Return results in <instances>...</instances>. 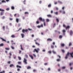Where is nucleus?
Listing matches in <instances>:
<instances>
[{
    "label": "nucleus",
    "mask_w": 73,
    "mask_h": 73,
    "mask_svg": "<svg viewBox=\"0 0 73 73\" xmlns=\"http://www.w3.org/2000/svg\"><path fill=\"white\" fill-rule=\"evenodd\" d=\"M56 20L58 23V22H59V20H58V19H56Z\"/></svg>",
    "instance_id": "obj_36"
},
{
    "label": "nucleus",
    "mask_w": 73,
    "mask_h": 73,
    "mask_svg": "<svg viewBox=\"0 0 73 73\" xmlns=\"http://www.w3.org/2000/svg\"><path fill=\"white\" fill-rule=\"evenodd\" d=\"M4 46V44L2 43L0 44V46Z\"/></svg>",
    "instance_id": "obj_14"
},
{
    "label": "nucleus",
    "mask_w": 73,
    "mask_h": 73,
    "mask_svg": "<svg viewBox=\"0 0 73 73\" xmlns=\"http://www.w3.org/2000/svg\"><path fill=\"white\" fill-rule=\"evenodd\" d=\"M5 19V16H3L2 17V19Z\"/></svg>",
    "instance_id": "obj_51"
},
{
    "label": "nucleus",
    "mask_w": 73,
    "mask_h": 73,
    "mask_svg": "<svg viewBox=\"0 0 73 73\" xmlns=\"http://www.w3.org/2000/svg\"><path fill=\"white\" fill-rule=\"evenodd\" d=\"M40 50V49L38 48H37V49H35L33 51V52L35 53V52H36V53H38V51Z\"/></svg>",
    "instance_id": "obj_1"
},
{
    "label": "nucleus",
    "mask_w": 73,
    "mask_h": 73,
    "mask_svg": "<svg viewBox=\"0 0 73 73\" xmlns=\"http://www.w3.org/2000/svg\"><path fill=\"white\" fill-rule=\"evenodd\" d=\"M61 46H65V44H61Z\"/></svg>",
    "instance_id": "obj_31"
},
{
    "label": "nucleus",
    "mask_w": 73,
    "mask_h": 73,
    "mask_svg": "<svg viewBox=\"0 0 73 73\" xmlns=\"http://www.w3.org/2000/svg\"><path fill=\"white\" fill-rule=\"evenodd\" d=\"M44 65L46 66V65H47V63H45L44 64Z\"/></svg>",
    "instance_id": "obj_63"
},
{
    "label": "nucleus",
    "mask_w": 73,
    "mask_h": 73,
    "mask_svg": "<svg viewBox=\"0 0 73 73\" xmlns=\"http://www.w3.org/2000/svg\"><path fill=\"white\" fill-rule=\"evenodd\" d=\"M11 37H12V38H15V36L14 35H11Z\"/></svg>",
    "instance_id": "obj_21"
},
{
    "label": "nucleus",
    "mask_w": 73,
    "mask_h": 73,
    "mask_svg": "<svg viewBox=\"0 0 73 73\" xmlns=\"http://www.w3.org/2000/svg\"><path fill=\"white\" fill-rule=\"evenodd\" d=\"M69 56V52H68L66 55V56L65 57V59H67L68 57Z\"/></svg>",
    "instance_id": "obj_3"
},
{
    "label": "nucleus",
    "mask_w": 73,
    "mask_h": 73,
    "mask_svg": "<svg viewBox=\"0 0 73 73\" xmlns=\"http://www.w3.org/2000/svg\"><path fill=\"white\" fill-rule=\"evenodd\" d=\"M18 58H19V60H21V57L18 56Z\"/></svg>",
    "instance_id": "obj_32"
},
{
    "label": "nucleus",
    "mask_w": 73,
    "mask_h": 73,
    "mask_svg": "<svg viewBox=\"0 0 73 73\" xmlns=\"http://www.w3.org/2000/svg\"><path fill=\"white\" fill-rule=\"evenodd\" d=\"M25 32H28V30L26 29V30H25Z\"/></svg>",
    "instance_id": "obj_60"
},
{
    "label": "nucleus",
    "mask_w": 73,
    "mask_h": 73,
    "mask_svg": "<svg viewBox=\"0 0 73 73\" xmlns=\"http://www.w3.org/2000/svg\"><path fill=\"white\" fill-rule=\"evenodd\" d=\"M58 3H60V4H62V2L60 1H58Z\"/></svg>",
    "instance_id": "obj_12"
},
{
    "label": "nucleus",
    "mask_w": 73,
    "mask_h": 73,
    "mask_svg": "<svg viewBox=\"0 0 73 73\" xmlns=\"http://www.w3.org/2000/svg\"><path fill=\"white\" fill-rule=\"evenodd\" d=\"M70 35L71 36H72V35H73V31H72V30H71L70 31Z\"/></svg>",
    "instance_id": "obj_7"
},
{
    "label": "nucleus",
    "mask_w": 73,
    "mask_h": 73,
    "mask_svg": "<svg viewBox=\"0 0 73 73\" xmlns=\"http://www.w3.org/2000/svg\"><path fill=\"white\" fill-rule=\"evenodd\" d=\"M21 28H20L19 29V30H18V31H17V32H18V31H19L20 30H21Z\"/></svg>",
    "instance_id": "obj_58"
},
{
    "label": "nucleus",
    "mask_w": 73,
    "mask_h": 73,
    "mask_svg": "<svg viewBox=\"0 0 73 73\" xmlns=\"http://www.w3.org/2000/svg\"><path fill=\"white\" fill-rule=\"evenodd\" d=\"M46 21L47 22H49V19H47Z\"/></svg>",
    "instance_id": "obj_41"
},
{
    "label": "nucleus",
    "mask_w": 73,
    "mask_h": 73,
    "mask_svg": "<svg viewBox=\"0 0 73 73\" xmlns=\"http://www.w3.org/2000/svg\"><path fill=\"white\" fill-rule=\"evenodd\" d=\"M22 32L23 33H25V30H24V29H23L22 31Z\"/></svg>",
    "instance_id": "obj_22"
},
{
    "label": "nucleus",
    "mask_w": 73,
    "mask_h": 73,
    "mask_svg": "<svg viewBox=\"0 0 73 73\" xmlns=\"http://www.w3.org/2000/svg\"><path fill=\"white\" fill-rule=\"evenodd\" d=\"M18 64H19V65H21V62H18Z\"/></svg>",
    "instance_id": "obj_27"
},
{
    "label": "nucleus",
    "mask_w": 73,
    "mask_h": 73,
    "mask_svg": "<svg viewBox=\"0 0 73 73\" xmlns=\"http://www.w3.org/2000/svg\"><path fill=\"white\" fill-rule=\"evenodd\" d=\"M3 15V12H1V16H2V15Z\"/></svg>",
    "instance_id": "obj_52"
},
{
    "label": "nucleus",
    "mask_w": 73,
    "mask_h": 73,
    "mask_svg": "<svg viewBox=\"0 0 73 73\" xmlns=\"http://www.w3.org/2000/svg\"><path fill=\"white\" fill-rule=\"evenodd\" d=\"M43 25H44V26H45V25H46L45 23L44 22Z\"/></svg>",
    "instance_id": "obj_53"
},
{
    "label": "nucleus",
    "mask_w": 73,
    "mask_h": 73,
    "mask_svg": "<svg viewBox=\"0 0 73 73\" xmlns=\"http://www.w3.org/2000/svg\"><path fill=\"white\" fill-rule=\"evenodd\" d=\"M56 60H57V61L58 62V61H60L61 59H58Z\"/></svg>",
    "instance_id": "obj_42"
},
{
    "label": "nucleus",
    "mask_w": 73,
    "mask_h": 73,
    "mask_svg": "<svg viewBox=\"0 0 73 73\" xmlns=\"http://www.w3.org/2000/svg\"><path fill=\"white\" fill-rule=\"evenodd\" d=\"M48 52L49 54H51V53H52V52L50 51H48Z\"/></svg>",
    "instance_id": "obj_38"
},
{
    "label": "nucleus",
    "mask_w": 73,
    "mask_h": 73,
    "mask_svg": "<svg viewBox=\"0 0 73 73\" xmlns=\"http://www.w3.org/2000/svg\"><path fill=\"white\" fill-rule=\"evenodd\" d=\"M65 9V7H63L62 8V9Z\"/></svg>",
    "instance_id": "obj_62"
},
{
    "label": "nucleus",
    "mask_w": 73,
    "mask_h": 73,
    "mask_svg": "<svg viewBox=\"0 0 73 73\" xmlns=\"http://www.w3.org/2000/svg\"><path fill=\"white\" fill-rule=\"evenodd\" d=\"M21 36H22V38H24V34H21Z\"/></svg>",
    "instance_id": "obj_15"
},
{
    "label": "nucleus",
    "mask_w": 73,
    "mask_h": 73,
    "mask_svg": "<svg viewBox=\"0 0 73 73\" xmlns=\"http://www.w3.org/2000/svg\"><path fill=\"white\" fill-rule=\"evenodd\" d=\"M48 32V29H46L45 31V32Z\"/></svg>",
    "instance_id": "obj_57"
},
{
    "label": "nucleus",
    "mask_w": 73,
    "mask_h": 73,
    "mask_svg": "<svg viewBox=\"0 0 73 73\" xmlns=\"http://www.w3.org/2000/svg\"><path fill=\"white\" fill-rule=\"evenodd\" d=\"M6 11H9V8H8L6 9Z\"/></svg>",
    "instance_id": "obj_44"
},
{
    "label": "nucleus",
    "mask_w": 73,
    "mask_h": 73,
    "mask_svg": "<svg viewBox=\"0 0 73 73\" xmlns=\"http://www.w3.org/2000/svg\"><path fill=\"white\" fill-rule=\"evenodd\" d=\"M0 11H5L4 10V9H0Z\"/></svg>",
    "instance_id": "obj_37"
},
{
    "label": "nucleus",
    "mask_w": 73,
    "mask_h": 73,
    "mask_svg": "<svg viewBox=\"0 0 73 73\" xmlns=\"http://www.w3.org/2000/svg\"><path fill=\"white\" fill-rule=\"evenodd\" d=\"M48 70L49 71H49H50V68H49L48 69Z\"/></svg>",
    "instance_id": "obj_49"
},
{
    "label": "nucleus",
    "mask_w": 73,
    "mask_h": 73,
    "mask_svg": "<svg viewBox=\"0 0 73 73\" xmlns=\"http://www.w3.org/2000/svg\"><path fill=\"white\" fill-rule=\"evenodd\" d=\"M48 17H52V15H47Z\"/></svg>",
    "instance_id": "obj_25"
},
{
    "label": "nucleus",
    "mask_w": 73,
    "mask_h": 73,
    "mask_svg": "<svg viewBox=\"0 0 73 73\" xmlns=\"http://www.w3.org/2000/svg\"><path fill=\"white\" fill-rule=\"evenodd\" d=\"M52 44L53 45H55V42H53Z\"/></svg>",
    "instance_id": "obj_61"
},
{
    "label": "nucleus",
    "mask_w": 73,
    "mask_h": 73,
    "mask_svg": "<svg viewBox=\"0 0 73 73\" xmlns=\"http://www.w3.org/2000/svg\"><path fill=\"white\" fill-rule=\"evenodd\" d=\"M63 14H65V11H64L63 12Z\"/></svg>",
    "instance_id": "obj_64"
},
{
    "label": "nucleus",
    "mask_w": 73,
    "mask_h": 73,
    "mask_svg": "<svg viewBox=\"0 0 73 73\" xmlns=\"http://www.w3.org/2000/svg\"><path fill=\"white\" fill-rule=\"evenodd\" d=\"M59 38H62V35H60L59 36Z\"/></svg>",
    "instance_id": "obj_30"
},
{
    "label": "nucleus",
    "mask_w": 73,
    "mask_h": 73,
    "mask_svg": "<svg viewBox=\"0 0 73 73\" xmlns=\"http://www.w3.org/2000/svg\"><path fill=\"white\" fill-rule=\"evenodd\" d=\"M35 44L36 45H38V46H40V44L39 43H38L37 42H35Z\"/></svg>",
    "instance_id": "obj_26"
},
{
    "label": "nucleus",
    "mask_w": 73,
    "mask_h": 73,
    "mask_svg": "<svg viewBox=\"0 0 73 73\" xmlns=\"http://www.w3.org/2000/svg\"><path fill=\"white\" fill-rule=\"evenodd\" d=\"M10 20L11 21H12V20H13V19L10 18Z\"/></svg>",
    "instance_id": "obj_56"
},
{
    "label": "nucleus",
    "mask_w": 73,
    "mask_h": 73,
    "mask_svg": "<svg viewBox=\"0 0 73 73\" xmlns=\"http://www.w3.org/2000/svg\"><path fill=\"white\" fill-rule=\"evenodd\" d=\"M36 23L37 24H39V22L38 21H36Z\"/></svg>",
    "instance_id": "obj_39"
},
{
    "label": "nucleus",
    "mask_w": 73,
    "mask_h": 73,
    "mask_svg": "<svg viewBox=\"0 0 73 73\" xmlns=\"http://www.w3.org/2000/svg\"><path fill=\"white\" fill-rule=\"evenodd\" d=\"M29 57H31V58L32 59V60H33V57L32 56L30 55V54H29Z\"/></svg>",
    "instance_id": "obj_5"
},
{
    "label": "nucleus",
    "mask_w": 73,
    "mask_h": 73,
    "mask_svg": "<svg viewBox=\"0 0 73 73\" xmlns=\"http://www.w3.org/2000/svg\"><path fill=\"white\" fill-rule=\"evenodd\" d=\"M58 72H60L61 71V69H59L58 70Z\"/></svg>",
    "instance_id": "obj_59"
},
{
    "label": "nucleus",
    "mask_w": 73,
    "mask_h": 73,
    "mask_svg": "<svg viewBox=\"0 0 73 73\" xmlns=\"http://www.w3.org/2000/svg\"><path fill=\"white\" fill-rule=\"evenodd\" d=\"M3 29L4 31H5V26L3 27Z\"/></svg>",
    "instance_id": "obj_50"
},
{
    "label": "nucleus",
    "mask_w": 73,
    "mask_h": 73,
    "mask_svg": "<svg viewBox=\"0 0 73 73\" xmlns=\"http://www.w3.org/2000/svg\"><path fill=\"white\" fill-rule=\"evenodd\" d=\"M12 66H14V65L13 64H12L10 65V67L11 68Z\"/></svg>",
    "instance_id": "obj_16"
},
{
    "label": "nucleus",
    "mask_w": 73,
    "mask_h": 73,
    "mask_svg": "<svg viewBox=\"0 0 73 73\" xmlns=\"http://www.w3.org/2000/svg\"><path fill=\"white\" fill-rule=\"evenodd\" d=\"M52 52L54 54H56V52L54 51V50H52Z\"/></svg>",
    "instance_id": "obj_10"
},
{
    "label": "nucleus",
    "mask_w": 73,
    "mask_h": 73,
    "mask_svg": "<svg viewBox=\"0 0 73 73\" xmlns=\"http://www.w3.org/2000/svg\"><path fill=\"white\" fill-rule=\"evenodd\" d=\"M11 48L12 49H14V47L13 46H11Z\"/></svg>",
    "instance_id": "obj_54"
},
{
    "label": "nucleus",
    "mask_w": 73,
    "mask_h": 73,
    "mask_svg": "<svg viewBox=\"0 0 73 73\" xmlns=\"http://www.w3.org/2000/svg\"><path fill=\"white\" fill-rule=\"evenodd\" d=\"M66 29H68H68H69L70 28V26H68L67 27H66Z\"/></svg>",
    "instance_id": "obj_18"
},
{
    "label": "nucleus",
    "mask_w": 73,
    "mask_h": 73,
    "mask_svg": "<svg viewBox=\"0 0 73 73\" xmlns=\"http://www.w3.org/2000/svg\"><path fill=\"white\" fill-rule=\"evenodd\" d=\"M51 47L52 49H53V48H54V46H53L52 45H51Z\"/></svg>",
    "instance_id": "obj_33"
},
{
    "label": "nucleus",
    "mask_w": 73,
    "mask_h": 73,
    "mask_svg": "<svg viewBox=\"0 0 73 73\" xmlns=\"http://www.w3.org/2000/svg\"><path fill=\"white\" fill-rule=\"evenodd\" d=\"M0 38H1V40H2V41H5V42H7V41H6V40H5L4 39H3L2 38L0 37Z\"/></svg>",
    "instance_id": "obj_6"
},
{
    "label": "nucleus",
    "mask_w": 73,
    "mask_h": 73,
    "mask_svg": "<svg viewBox=\"0 0 73 73\" xmlns=\"http://www.w3.org/2000/svg\"><path fill=\"white\" fill-rule=\"evenodd\" d=\"M65 68H66V67H65V66L62 67V69H65Z\"/></svg>",
    "instance_id": "obj_13"
},
{
    "label": "nucleus",
    "mask_w": 73,
    "mask_h": 73,
    "mask_svg": "<svg viewBox=\"0 0 73 73\" xmlns=\"http://www.w3.org/2000/svg\"><path fill=\"white\" fill-rule=\"evenodd\" d=\"M6 3V2L4 0L2 1H1V3Z\"/></svg>",
    "instance_id": "obj_48"
},
{
    "label": "nucleus",
    "mask_w": 73,
    "mask_h": 73,
    "mask_svg": "<svg viewBox=\"0 0 73 73\" xmlns=\"http://www.w3.org/2000/svg\"><path fill=\"white\" fill-rule=\"evenodd\" d=\"M62 51L63 53H65V50H62Z\"/></svg>",
    "instance_id": "obj_43"
},
{
    "label": "nucleus",
    "mask_w": 73,
    "mask_h": 73,
    "mask_svg": "<svg viewBox=\"0 0 73 73\" xmlns=\"http://www.w3.org/2000/svg\"><path fill=\"white\" fill-rule=\"evenodd\" d=\"M19 19L17 18L16 19V22L17 23H19Z\"/></svg>",
    "instance_id": "obj_24"
},
{
    "label": "nucleus",
    "mask_w": 73,
    "mask_h": 73,
    "mask_svg": "<svg viewBox=\"0 0 73 73\" xmlns=\"http://www.w3.org/2000/svg\"><path fill=\"white\" fill-rule=\"evenodd\" d=\"M47 41H52V39L50 38H49L47 39Z\"/></svg>",
    "instance_id": "obj_9"
},
{
    "label": "nucleus",
    "mask_w": 73,
    "mask_h": 73,
    "mask_svg": "<svg viewBox=\"0 0 73 73\" xmlns=\"http://www.w3.org/2000/svg\"><path fill=\"white\" fill-rule=\"evenodd\" d=\"M25 56L27 58H28V55L27 54H25Z\"/></svg>",
    "instance_id": "obj_23"
},
{
    "label": "nucleus",
    "mask_w": 73,
    "mask_h": 73,
    "mask_svg": "<svg viewBox=\"0 0 73 73\" xmlns=\"http://www.w3.org/2000/svg\"><path fill=\"white\" fill-rule=\"evenodd\" d=\"M54 13L55 14V15H58V12H54Z\"/></svg>",
    "instance_id": "obj_29"
},
{
    "label": "nucleus",
    "mask_w": 73,
    "mask_h": 73,
    "mask_svg": "<svg viewBox=\"0 0 73 73\" xmlns=\"http://www.w3.org/2000/svg\"><path fill=\"white\" fill-rule=\"evenodd\" d=\"M33 28L34 29H36V27L35 26H33Z\"/></svg>",
    "instance_id": "obj_46"
},
{
    "label": "nucleus",
    "mask_w": 73,
    "mask_h": 73,
    "mask_svg": "<svg viewBox=\"0 0 73 73\" xmlns=\"http://www.w3.org/2000/svg\"><path fill=\"white\" fill-rule=\"evenodd\" d=\"M40 26V27H42H42H43V24H42Z\"/></svg>",
    "instance_id": "obj_45"
},
{
    "label": "nucleus",
    "mask_w": 73,
    "mask_h": 73,
    "mask_svg": "<svg viewBox=\"0 0 73 73\" xmlns=\"http://www.w3.org/2000/svg\"><path fill=\"white\" fill-rule=\"evenodd\" d=\"M18 67H19V68H21V66L17 65V67L18 68Z\"/></svg>",
    "instance_id": "obj_19"
},
{
    "label": "nucleus",
    "mask_w": 73,
    "mask_h": 73,
    "mask_svg": "<svg viewBox=\"0 0 73 73\" xmlns=\"http://www.w3.org/2000/svg\"><path fill=\"white\" fill-rule=\"evenodd\" d=\"M37 27L38 28H41V26H37Z\"/></svg>",
    "instance_id": "obj_47"
},
{
    "label": "nucleus",
    "mask_w": 73,
    "mask_h": 73,
    "mask_svg": "<svg viewBox=\"0 0 73 73\" xmlns=\"http://www.w3.org/2000/svg\"><path fill=\"white\" fill-rule=\"evenodd\" d=\"M5 50H9V49H10L9 48H5Z\"/></svg>",
    "instance_id": "obj_17"
},
{
    "label": "nucleus",
    "mask_w": 73,
    "mask_h": 73,
    "mask_svg": "<svg viewBox=\"0 0 73 73\" xmlns=\"http://www.w3.org/2000/svg\"><path fill=\"white\" fill-rule=\"evenodd\" d=\"M11 9H15V7L13 6H12L11 7Z\"/></svg>",
    "instance_id": "obj_34"
},
{
    "label": "nucleus",
    "mask_w": 73,
    "mask_h": 73,
    "mask_svg": "<svg viewBox=\"0 0 73 73\" xmlns=\"http://www.w3.org/2000/svg\"><path fill=\"white\" fill-rule=\"evenodd\" d=\"M72 43L71 42H70L69 44V46H72Z\"/></svg>",
    "instance_id": "obj_11"
},
{
    "label": "nucleus",
    "mask_w": 73,
    "mask_h": 73,
    "mask_svg": "<svg viewBox=\"0 0 73 73\" xmlns=\"http://www.w3.org/2000/svg\"><path fill=\"white\" fill-rule=\"evenodd\" d=\"M5 73V71H3L2 72H0V73Z\"/></svg>",
    "instance_id": "obj_40"
},
{
    "label": "nucleus",
    "mask_w": 73,
    "mask_h": 73,
    "mask_svg": "<svg viewBox=\"0 0 73 73\" xmlns=\"http://www.w3.org/2000/svg\"><path fill=\"white\" fill-rule=\"evenodd\" d=\"M48 8H50V7H51V4H50L49 5H48Z\"/></svg>",
    "instance_id": "obj_28"
},
{
    "label": "nucleus",
    "mask_w": 73,
    "mask_h": 73,
    "mask_svg": "<svg viewBox=\"0 0 73 73\" xmlns=\"http://www.w3.org/2000/svg\"><path fill=\"white\" fill-rule=\"evenodd\" d=\"M73 52L72 53H70V54L71 56V57L72 58H73Z\"/></svg>",
    "instance_id": "obj_8"
},
{
    "label": "nucleus",
    "mask_w": 73,
    "mask_h": 73,
    "mask_svg": "<svg viewBox=\"0 0 73 73\" xmlns=\"http://www.w3.org/2000/svg\"><path fill=\"white\" fill-rule=\"evenodd\" d=\"M42 51L44 52H45V50L43 49V50H42Z\"/></svg>",
    "instance_id": "obj_55"
},
{
    "label": "nucleus",
    "mask_w": 73,
    "mask_h": 73,
    "mask_svg": "<svg viewBox=\"0 0 73 73\" xmlns=\"http://www.w3.org/2000/svg\"><path fill=\"white\" fill-rule=\"evenodd\" d=\"M31 66H28L27 68V69H31Z\"/></svg>",
    "instance_id": "obj_20"
},
{
    "label": "nucleus",
    "mask_w": 73,
    "mask_h": 73,
    "mask_svg": "<svg viewBox=\"0 0 73 73\" xmlns=\"http://www.w3.org/2000/svg\"><path fill=\"white\" fill-rule=\"evenodd\" d=\"M62 32H63V33H65V32H66V30H63L62 31Z\"/></svg>",
    "instance_id": "obj_35"
},
{
    "label": "nucleus",
    "mask_w": 73,
    "mask_h": 73,
    "mask_svg": "<svg viewBox=\"0 0 73 73\" xmlns=\"http://www.w3.org/2000/svg\"><path fill=\"white\" fill-rule=\"evenodd\" d=\"M39 20H40V21H42L43 22H44L45 21V19H42V18L41 17H40L39 18Z\"/></svg>",
    "instance_id": "obj_4"
},
{
    "label": "nucleus",
    "mask_w": 73,
    "mask_h": 73,
    "mask_svg": "<svg viewBox=\"0 0 73 73\" xmlns=\"http://www.w3.org/2000/svg\"><path fill=\"white\" fill-rule=\"evenodd\" d=\"M27 60L25 58H24V60H23V62L24 63H25V64L27 65Z\"/></svg>",
    "instance_id": "obj_2"
}]
</instances>
